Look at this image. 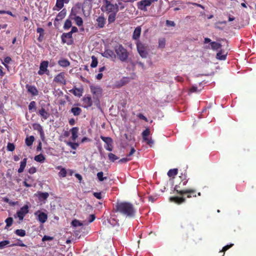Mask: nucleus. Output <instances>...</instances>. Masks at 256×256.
<instances>
[{
    "instance_id": "obj_8",
    "label": "nucleus",
    "mask_w": 256,
    "mask_h": 256,
    "mask_svg": "<svg viewBox=\"0 0 256 256\" xmlns=\"http://www.w3.org/2000/svg\"><path fill=\"white\" fill-rule=\"evenodd\" d=\"M177 186H176L174 188V190L178 194L180 195H182L184 194H188L187 197L190 198L192 197V194H193V196L196 197V195L195 194L196 190H176Z\"/></svg>"
},
{
    "instance_id": "obj_21",
    "label": "nucleus",
    "mask_w": 256,
    "mask_h": 256,
    "mask_svg": "<svg viewBox=\"0 0 256 256\" xmlns=\"http://www.w3.org/2000/svg\"><path fill=\"white\" fill-rule=\"evenodd\" d=\"M171 202H174L177 204H180L186 202V198H180L178 196L171 197L170 198Z\"/></svg>"
},
{
    "instance_id": "obj_64",
    "label": "nucleus",
    "mask_w": 256,
    "mask_h": 256,
    "mask_svg": "<svg viewBox=\"0 0 256 256\" xmlns=\"http://www.w3.org/2000/svg\"><path fill=\"white\" fill-rule=\"evenodd\" d=\"M78 32V29L76 26H72L71 30L70 32L72 34L76 32Z\"/></svg>"
},
{
    "instance_id": "obj_35",
    "label": "nucleus",
    "mask_w": 256,
    "mask_h": 256,
    "mask_svg": "<svg viewBox=\"0 0 256 256\" xmlns=\"http://www.w3.org/2000/svg\"><path fill=\"white\" fill-rule=\"evenodd\" d=\"M131 64L133 66H136V64H138L143 70H145L146 69V67L144 66V63L138 60L136 62H132Z\"/></svg>"
},
{
    "instance_id": "obj_16",
    "label": "nucleus",
    "mask_w": 256,
    "mask_h": 256,
    "mask_svg": "<svg viewBox=\"0 0 256 256\" xmlns=\"http://www.w3.org/2000/svg\"><path fill=\"white\" fill-rule=\"evenodd\" d=\"M96 22H97L98 26L100 28H104L106 22V20L104 17V14H102L100 16H98L96 18Z\"/></svg>"
},
{
    "instance_id": "obj_61",
    "label": "nucleus",
    "mask_w": 256,
    "mask_h": 256,
    "mask_svg": "<svg viewBox=\"0 0 256 256\" xmlns=\"http://www.w3.org/2000/svg\"><path fill=\"white\" fill-rule=\"evenodd\" d=\"M94 196L98 199H101L102 198V193L100 192H94Z\"/></svg>"
},
{
    "instance_id": "obj_2",
    "label": "nucleus",
    "mask_w": 256,
    "mask_h": 256,
    "mask_svg": "<svg viewBox=\"0 0 256 256\" xmlns=\"http://www.w3.org/2000/svg\"><path fill=\"white\" fill-rule=\"evenodd\" d=\"M116 57L122 62H126L128 58L129 54L126 48L122 44L116 45L114 47Z\"/></svg>"
},
{
    "instance_id": "obj_6",
    "label": "nucleus",
    "mask_w": 256,
    "mask_h": 256,
    "mask_svg": "<svg viewBox=\"0 0 256 256\" xmlns=\"http://www.w3.org/2000/svg\"><path fill=\"white\" fill-rule=\"evenodd\" d=\"M48 62L47 60H44L40 62V70L38 71V74L40 75H43L44 74H48L49 70H48Z\"/></svg>"
},
{
    "instance_id": "obj_43",
    "label": "nucleus",
    "mask_w": 256,
    "mask_h": 256,
    "mask_svg": "<svg viewBox=\"0 0 256 256\" xmlns=\"http://www.w3.org/2000/svg\"><path fill=\"white\" fill-rule=\"evenodd\" d=\"M92 62L90 64V66L92 68H96L98 64V60L94 56H92Z\"/></svg>"
},
{
    "instance_id": "obj_44",
    "label": "nucleus",
    "mask_w": 256,
    "mask_h": 256,
    "mask_svg": "<svg viewBox=\"0 0 256 256\" xmlns=\"http://www.w3.org/2000/svg\"><path fill=\"white\" fill-rule=\"evenodd\" d=\"M103 175H104V173L102 172H98L97 174V177L100 182L104 181V180H106L107 179V177L104 176Z\"/></svg>"
},
{
    "instance_id": "obj_30",
    "label": "nucleus",
    "mask_w": 256,
    "mask_h": 256,
    "mask_svg": "<svg viewBox=\"0 0 256 256\" xmlns=\"http://www.w3.org/2000/svg\"><path fill=\"white\" fill-rule=\"evenodd\" d=\"M49 196V194L47 192H38V198L40 200H45L48 198Z\"/></svg>"
},
{
    "instance_id": "obj_50",
    "label": "nucleus",
    "mask_w": 256,
    "mask_h": 256,
    "mask_svg": "<svg viewBox=\"0 0 256 256\" xmlns=\"http://www.w3.org/2000/svg\"><path fill=\"white\" fill-rule=\"evenodd\" d=\"M72 225L74 227L82 226V224L77 220H74L72 222Z\"/></svg>"
},
{
    "instance_id": "obj_45",
    "label": "nucleus",
    "mask_w": 256,
    "mask_h": 256,
    "mask_svg": "<svg viewBox=\"0 0 256 256\" xmlns=\"http://www.w3.org/2000/svg\"><path fill=\"white\" fill-rule=\"evenodd\" d=\"M109 160L112 162L118 159V158L112 153H110L108 154Z\"/></svg>"
},
{
    "instance_id": "obj_60",
    "label": "nucleus",
    "mask_w": 256,
    "mask_h": 256,
    "mask_svg": "<svg viewBox=\"0 0 256 256\" xmlns=\"http://www.w3.org/2000/svg\"><path fill=\"white\" fill-rule=\"evenodd\" d=\"M129 160H130V158H121L120 160H118V162L120 163V164L126 163V162H128Z\"/></svg>"
},
{
    "instance_id": "obj_53",
    "label": "nucleus",
    "mask_w": 256,
    "mask_h": 256,
    "mask_svg": "<svg viewBox=\"0 0 256 256\" xmlns=\"http://www.w3.org/2000/svg\"><path fill=\"white\" fill-rule=\"evenodd\" d=\"M64 2L60 0H56V6H57L59 10L62 9L64 7Z\"/></svg>"
},
{
    "instance_id": "obj_41",
    "label": "nucleus",
    "mask_w": 256,
    "mask_h": 256,
    "mask_svg": "<svg viewBox=\"0 0 256 256\" xmlns=\"http://www.w3.org/2000/svg\"><path fill=\"white\" fill-rule=\"evenodd\" d=\"M70 27H72V22L70 20L67 19L64 24V28L65 30H68Z\"/></svg>"
},
{
    "instance_id": "obj_37",
    "label": "nucleus",
    "mask_w": 256,
    "mask_h": 256,
    "mask_svg": "<svg viewBox=\"0 0 256 256\" xmlns=\"http://www.w3.org/2000/svg\"><path fill=\"white\" fill-rule=\"evenodd\" d=\"M178 170L177 168L170 169L168 172V176L169 177L174 176L178 174Z\"/></svg>"
},
{
    "instance_id": "obj_29",
    "label": "nucleus",
    "mask_w": 256,
    "mask_h": 256,
    "mask_svg": "<svg viewBox=\"0 0 256 256\" xmlns=\"http://www.w3.org/2000/svg\"><path fill=\"white\" fill-rule=\"evenodd\" d=\"M26 161H27V158H24V159H23V160L20 162V168H18V173H22V172H23L26 166Z\"/></svg>"
},
{
    "instance_id": "obj_54",
    "label": "nucleus",
    "mask_w": 256,
    "mask_h": 256,
    "mask_svg": "<svg viewBox=\"0 0 256 256\" xmlns=\"http://www.w3.org/2000/svg\"><path fill=\"white\" fill-rule=\"evenodd\" d=\"M59 174L62 177H65L66 175V172L64 168H62L59 172Z\"/></svg>"
},
{
    "instance_id": "obj_51",
    "label": "nucleus",
    "mask_w": 256,
    "mask_h": 256,
    "mask_svg": "<svg viewBox=\"0 0 256 256\" xmlns=\"http://www.w3.org/2000/svg\"><path fill=\"white\" fill-rule=\"evenodd\" d=\"M12 60V58L10 56H6L4 59V62H2V64L6 68L8 67V66L6 64H8Z\"/></svg>"
},
{
    "instance_id": "obj_40",
    "label": "nucleus",
    "mask_w": 256,
    "mask_h": 256,
    "mask_svg": "<svg viewBox=\"0 0 256 256\" xmlns=\"http://www.w3.org/2000/svg\"><path fill=\"white\" fill-rule=\"evenodd\" d=\"M66 144L70 146L72 149L76 150L79 146V144L77 142H66Z\"/></svg>"
},
{
    "instance_id": "obj_24",
    "label": "nucleus",
    "mask_w": 256,
    "mask_h": 256,
    "mask_svg": "<svg viewBox=\"0 0 256 256\" xmlns=\"http://www.w3.org/2000/svg\"><path fill=\"white\" fill-rule=\"evenodd\" d=\"M58 64L62 67L66 68L68 67L70 65V62L65 58H62L61 60H60L58 62Z\"/></svg>"
},
{
    "instance_id": "obj_3",
    "label": "nucleus",
    "mask_w": 256,
    "mask_h": 256,
    "mask_svg": "<svg viewBox=\"0 0 256 256\" xmlns=\"http://www.w3.org/2000/svg\"><path fill=\"white\" fill-rule=\"evenodd\" d=\"M136 48L140 56L142 58H146L148 56V52L146 51V46L139 40L136 42Z\"/></svg>"
},
{
    "instance_id": "obj_52",
    "label": "nucleus",
    "mask_w": 256,
    "mask_h": 256,
    "mask_svg": "<svg viewBox=\"0 0 256 256\" xmlns=\"http://www.w3.org/2000/svg\"><path fill=\"white\" fill-rule=\"evenodd\" d=\"M76 14H77V12L76 11V8H72L71 12H70V18L72 19H74V17L77 16Z\"/></svg>"
},
{
    "instance_id": "obj_57",
    "label": "nucleus",
    "mask_w": 256,
    "mask_h": 256,
    "mask_svg": "<svg viewBox=\"0 0 256 256\" xmlns=\"http://www.w3.org/2000/svg\"><path fill=\"white\" fill-rule=\"evenodd\" d=\"M144 141L146 142V143L148 144V145H150V146H152V144H154V141L152 139V138H150L149 139L148 138H146L144 140Z\"/></svg>"
},
{
    "instance_id": "obj_63",
    "label": "nucleus",
    "mask_w": 256,
    "mask_h": 256,
    "mask_svg": "<svg viewBox=\"0 0 256 256\" xmlns=\"http://www.w3.org/2000/svg\"><path fill=\"white\" fill-rule=\"evenodd\" d=\"M36 172V168L35 167H32L28 170V172L30 174H33Z\"/></svg>"
},
{
    "instance_id": "obj_12",
    "label": "nucleus",
    "mask_w": 256,
    "mask_h": 256,
    "mask_svg": "<svg viewBox=\"0 0 256 256\" xmlns=\"http://www.w3.org/2000/svg\"><path fill=\"white\" fill-rule=\"evenodd\" d=\"M150 2L148 0H142L138 2V8L144 11L147 10L146 7L150 6Z\"/></svg>"
},
{
    "instance_id": "obj_55",
    "label": "nucleus",
    "mask_w": 256,
    "mask_h": 256,
    "mask_svg": "<svg viewBox=\"0 0 256 256\" xmlns=\"http://www.w3.org/2000/svg\"><path fill=\"white\" fill-rule=\"evenodd\" d=\"M158 45L160 48H164L165 46V40L164 39L160 40Z\"/></svg>"
},
{
    "instance_id": "obj_47",
    "label": "nucleus",
    "mask_w": 256,
    "mask_h": 256,
    "mask_svg": "<svg viewBox=\"0 0 256 256\" xmlns=\"http://www.w3.org/2000/svg\"><path fill=\"white\" fill-rule=\"evenodd\" d=\"M22 246V247L26 246L22 242V240L20 239L18 240V242L10 246Z\"/></svg>"
},
{
    "instance_id": "obj_25",
    "label": "nucleus",
    "mask_w": 256,
    "mask_h": 256,
    "mask_svg": "<svg viewBox=\"0 0 256 256\" xmlns=\"http://www.w3.org/2000/svg\"><path fill=\"white\" fill-rule=\"evenodd\" d=\"M227 53H224L222 50H220L216 54V58L220 60H225Z\"/></svg>"
},
{
    "instance_id": "obj_48",
    "label": "nucleus",
    "mask_w": 256,
    "mask_h": 256,
    "mask_svg": "<svg viewBox=\"0 0 256 256\" xmlns=\"http://www.w3.org/2000/svg\"><path fill=\"white\" fill-rule=\"evenodd\" d=\"M10 244V242L8 240H5L0 242V248L2 249L6 246V245Z\"/></svg>"
},
{
    "instance_id": "obj_46",
    "label": "nucleus",
    "mask_w": 256,
    "mask_h": 256,
    "mask_svg": "<svg viewBox=\"0 0 256 256\" xmlns=\"http://www.w3.org/2000/svg\"><path fill=\"white\" fill-rule=\"evenodd\" d=\"M150 134V130L148 128L146 129L143 132H142V138L144 140L146 138H148V136Z\"/></svg>"
},
{
    "instance_id": "obj_23",
    "label": "nucleus",
    "mask_w": 256,
    "mask_h": 256,
    "mask_svg": "<svg viewBox=\"0 0 256 256\" xmlns=\"http://www.w3.org/2000/svg\"><path fill=\"white\" fill-rule=\"evenodd\" d=\"M70 132L72 133V138L74 141H75L76 140L78 137V127H74L70 130Z\"/></svg>"
},
{
    "instance_id": "obj_19",
    "label": "nucleus",
    "mask_w": 256,
    "mask_h": 256,
    "mask_svg": "<svg viewBox=\"0 0 256 256\" xmlns=\"http://www.w3.org/2000/svg\"><path fill=\"white\" fill-rule=\"evenodd\" d=\"M38 114L40 115L44 120H47L50 116V114L44 108L40 109Z\"/></svg>"
},
{
    "instance_id": "obj_18",
    "label": "nucleus",
    "mask_w": 256,
    "mask_h": 256,
    "mask_svg": "<svg viewBox=\"0 0 256 256\" xmlns=\"http://www.w3.org/2000/svg\"><path fill=\"white\" fill-rule=\"evenodd\" d=\"M26 88L28 89V91L29 92H30L32 96H36L38 95V92L35 86L26 84Z\"/></svg>"
},
{
    "instance_id": "obj_20",
    "label": "nucleus",
    "mask_w": 256,
    "mask_h": 256,
    "mask_svg": "<svg viewBox=\"0 0 256 256\" xmlns=\"http://www.w3.org/2000/svg\"><path fill=\"white\" fill-rule=\"evenodd\" d=\"M70 92L73 94H74L75 96H77L78 97L80 98L82 96L83 89L75 88L73 89L70 90Z\"/></svg>"
},
{
    "instance_id": "obj_34",
    "label": "nucleus",
    "mask_w": 256,
    "mask_h": 256,
    "mask_svg": "<svg viewBox=\"0 0 256 256\" xmlns=\"http://www.w3.org/2000/svg\"><path fill=\"white\" fill-rule=\"evenodd\" d=\"M117 13L112 12L110 14L108 17V22L109 24L114 22L115 21Z\"/></svg>"
},
{
    "instance_id": "obj_1",
    "label": "nucleus",
    "mask_w": 256,
    "mask_h": 256,
    "mask_svg": "<svg viewBox=\"0 0 256 256\" xmlns=\"http://www.w3.org/2000/svg\"><path fill=\"white\" fill-rule=\"evenodd\" d=\"M114 211L129 218H134L136 212L133 204L128 202H117L115 206Z\"/></svg>"
},
{
    "instance_id": "obj_27",
    "label": "nucleus",
    "mask_w": 256,
    "mask_h": 256,
    "mask_svg": "<svg viewBox=\"0 0 256 256\" xmlns=\"http://www.w3.org/2000/svg\"><path fill=\"white\" fill-rule=\"evenodd\" d=\"M66 9H63L62 10H61L57 15L56 20H60L63 19L66 15Z\"/></svg>"
},
{
    "instance_id": "obj_14",
    "label": "nucleus",
    "mask_w": 256,
    "mask_h": 256,
    "mask_svg": "<svg viewBox=\"0 0 256 256\" xmlns=\"http://www.w3.org/2000/svg\"><path fill=\"white\" fill-rule=\"evenodd\" d=\"M103 2L106 4V11L108 13L111 14L114 12V4H112L108 0H103Z\"/></svg>"
},
{
    "instance_id": "obj_49",
    "label": "nucleus",
    "mask_w": 256,
    "mask_h": 256,
    "mask_svg": "<svg viewBox=\"0 0 256 256\" xmlns=\"http://www.w3.org/2000/svg\"><path fill=\"white\" fill-rule=\"evenodd\" d=\"M15 149V146L14 144L8 142L7 145V150L10 152H13Z\"/></svg>"
},
{
    "instance_id": "obj_11",
    "label": "nucleus",
    "mask_w": 256,
    "mask_h": 256,
    "mask_svg": "<svg viewBox=\"0 0 256 256\" xmlns=\"http://www.w3.org/2000/svg\"><path fill=\"white\" fill-rule=\"evenodd\" d=\"M32 127L34 130L38 131L42 140L44 142L45 140V136L42 126L39 124L35 123L32 124Z\"/></svg>"
},
{
    "instance_id": "obj_5",
    "label": "nucleus",
    "mask_w": 256,
    "mask_h": 256,
    "mask_svg": "<svg viewBox=\"0 0 256 256\" xmlns=\"http://www.w3.org/2000/svg\"><path fill=\"white\" fill-rule=\"evenodd\" d=\"M61 38L63 44L66 43L68 45H71L74 43L72 34L70 32L63 33L61 36Z\"/></svg>"
},
{
    "instance_id": "obj_36",
    "label": "nucleus",
    "mask_w": 256,
    "mask_h": 256,
    "mask_svg": "<svg viewBox=\"0 0 256 256\" xmlns=\"http://www.w3.org/2000/svg\"><path fill=\"white\" fill-rule=\"evenodd\" d=\"M34 160L39 162H43L45 160L44 156L42 154H40L34 156Z\"/></svg>"
},
{
    "instance_id": "obj_39",
    "label": "nucleus",
    "mask_w": 256,
    "mask_h": 256,
    "mask_svg": "<svg viewBox=\"0 0 256 256\" xmlns=\"http://www.w3.org/2000/svg\"><path fill=\"white\" fill-rule=\"evenodd\" d=\"M14 233L20 236H24L26 234V231L22 229H18L16 230Z\"/></svg>"
},
{
    "instance_id": "obj_15",
    "label": "nucleus",
    "mask_w": 256,
    "mask_h": 256,
    "mask_svg": "<svg viewBox=\"0 0 256 256\" xmlns=\"http://www.w3.org/2000/svg\"><path fill=\"white\" fill-rule=\"evenodd\" d=\"M90 89L91 92L96 96H99L102 94V89L99 86H90Z\"/></svg>"
},
{
    "instance_id": "obj_4",
    "label": "nucleus",
    "mask_w": 256,
    "mask_h": 256,
    "mask_svg": "<svg viewBox=\"0 0 256 256\" xmlns=\"http://www.w3.org/2000/svg\"><path fill=\"white\" fill-rule=\"evenodd\" d=\"M28 212V206L24 205L18 210L16 214L14 215L15 218H18L20 221H22Z\"/></svg>"
},
{
    "instance_id": "obj_10",
    "label": "nucleus",
    "mask_w": 256,
    "mask_h": 256,
    "mask_svg": "<svg viewBox=\"0 0 256 256\" xmlns=\"http://www.w3.org/2000/svg\"><path fill=\"white\" fill-rule=\"evenodd\" d=\"M102 55L107 58H110L114 61L116 59V55L114 52L110 49H107L104 52L102 53Z\"/></svg>"
},
{
    "instance_id": "obj_38",
    "label": "nucleus",
    "mask_w": 256,
    "mask_h": 256,
    "mask_svg": "<svg viewBox=\"0 0 256 256\" xmlns=\"http://www.w3.org/2000/svg\"><path fill=\"white\" fill-rule=\"evenodd\" d=\"M5 222L6 223V226H5L4 228L6 229L12 225L13 222V218L12 217H8L5 220Z\"/></svg>"
},
{
    "instance_id": "obj_33",
    "label": "nucleus",
    "mask_w": 256,
    "mask_h": 256,
    "mask_svg": "<svg viewBox=\"0 0 256 256\" xmlns=\"http://www.w3.org/2000/svg\"><path fill=\"white\" fill-rule=\"evenodd\" d=\"M74 20L76 24L78 26H82L83 24V20L80 16H76L74 18Z\"/></svg>"
},
{
    "instance_id": "obj_42",
    "label": "nucleus",
    "mask_w": 256,
    "mask_h": 256,
    "mask_svg": "<svg viewBox=\"0 0 256 256\" xmlns=\"http://www.w3.org/2000/svg\"><path fill=\"white\" fill-rule=\"evenodd\" d=\"M28 110H33L34 111H36V103L34 101H32L29 105H28Z\"/></svg>"
},
{
    "instance_id": "obj_7",
    "label": "nucleus",
    "mask_w": 256,
    "mask_h": 256,
    "mask_svg": "<svg viewBox=\"0 0 256 256\" xmlns=\"http://www.w3.org/2000/svg\"><path fill=\"white\" fill-rule=\"evenodd\" d=\"M100 138L105 142L104 148L108 151L112 150V140L110 137L101 136Z\"/></svg>"
},
{
    "instance_id": "obj_56",
    "label": "nucleus",
    "mask_w": 256,
    "mask_h": 256,
    "mask_svg": "<svg viewBox=\"0 0 256 256\" xmlns=\"http://www.w3.org/2000/svg\"><path fill=\"white\" fill-rule=\"evenodd\" d=\"M53 238H54L53 237L48 236H44L42 238V240L43 242L48 241V240H53Z\"/></svg>"
},
{
    "instance_id": "obj_59",
    "label": "nucleus",
    "mask_w": 256,
    "mask_h": 256,
    "mask_svg": "<svg viewBox=\"0 0 256 256\" xmlns=\"http://www.w3.org/2000/svg\"><path fill=\"white\" fill-rule=\"evenodd\" d=\"M232 246H233V244H230V245H226V246H224L222 248V250L221 251H220V252H225L226 250H227L230 248H231Z\"/></svg>"
},
{
    "instance_id": "obj_22",
    "label": "nucleus",
    "mask_w": 256,
    "mask_h": 256,
    "mask_svg": "<svg viewBox=\"0 0 256 256\" xmlns=\"http://www.w3.org/2000/svg\"><path fill=\"white\" fill-rule=\"evenodd\" d=\"M140 34L141 28L140 26L136 27L133 32L132 38L135 40H138L140 36Z\"/></svg>"
},
{
    "instance_id": "obj_26",
    "label": "nucleus",
    "mask_w": 256,
    "mask_h": 256,
    "mask_svg": "<svg viewBox=\"0 0 256 256\" xmlns=\"http://www.w3.org/2000/svg\"><path fill=\"white\" fill-rule=\"evenodd\" d=\"M210 45L211 46V48L213 50H218L219 49L221 48L222 46L220 44L216 42H211L210 43Z\"/></svg>"
},
{
    "instance_id": "obj_58",
    "label": "nucleus",
    "mask_w": 256,
    "mask_h": 256,
    "mask_svg": "<svg viewBox=\"0 0 256 256\" xmlns=\"http://www.w3.org/2000/svg\"><path fill=\"white\" fill-rule=\"evenodd\" d=\"M166 26H176V24L174 21H171L169 20H166Z\"/></svg>"
},
{
    "instance_id": "obj_32",
    "label": "nucleus",
    "mask_w": 256,
    "mask_h": 256,
    "mask_svg": "<svg viewBox=\"0 0 256 256\" xmlns=\"http://www.w3.org/2000/svg\"><path fill=\"white\" fill-rule=\"evenodd\" d=\"M92 7V1H88L87 0H84V3L82 4V8H88L90 10H91Z\"/></svg>"
},
{
    "instance_id": "obj_28",
    "label": "nucleus",
    "mask_w": 256,
    "mask_h": 256,
    "mask_svg": "<svg viewBox=\"0 0 256 256\" xmlns=\"http://www.w3.org/2000/svg\"><path fill=\"white\" fill-rule=\"evenodd\" d=\"M70 112L74 116H78L82 113V110L78 107H74L71 108Z\"/></svg>"
},
{
    "instance_id": "obj_31",
    "label": "nucleus",
    "mask_w": 256,
    "mask_h": 256,
    "mask_svg": "<svg viewBox=\"0 0 256 256\" xmlns=\"http://www.w3.org/2000/svg\"><path fill=\"white\" fill-rule=\"evenodd\" d=\"M34 140V138L32 136H30L28 137H26L25 140L26 144L28 146H30L32 144Z\"/></svg>"
},
{
    "instance_id": "obj_17",
    "label": "nucleus",
    "mask_w": 256,
    "mask_h": 256,
    "mask_svg": "<svg viewBox=\"0 0 256 256\" xmlns=\"http://www.w3.org/2000/svg\"><path fill=\"white\" fill-rule=\"evenodd\" d=\"M83 106L85 108L90 107L92 104V102L90 96L84 97L82 99Z\"/></svg>"
},
{
    "instance_id": "obj_13",
    "label": "nucleus",
    "mask_w": 256,
    "mask_h": 256,
    "mask_svg": "<svg viewBox=\"0 0 256 256\" xmlns=\"http://www.w3.org/2000/svg\"><path fill=\"white\" fill-rule=\"evenodd\" d=\"M34 214L38 216V220L41 223L45 222L48 219L47 214L44 212L38 211L34 213Z\"/></svg>"
},
{
    "instance_id": "obj_9",
    "label": "nucleus",
    "mask_w": 256,
    "mask_h": 256,
    "mask_svg": "<svg viewBox=\"0 0 256 256\" xmlns=\"http://www.w3.org/2000/svg\"><path fill=\"white\" fill-rule=\"evenodd\" d=\"M54 81L56 83L66 84V80L65 78V73L62 72L57 74L54 78Z\"/></svg>"
},
{
    "instance_id": "obj_62",
    "label": "nucleus",
    "mask_w": 256,
    "mask_h": 256,
    "mask_svg": "<svg viewBox=\"0 0 256 256\" xmlns=\"http://www.w3.org/2000/svg\"><path fill=\"white\" fill-rule=\"evenodd\" d=\"M96 218V216L94 214H90L89 216L88 222L90 223L92 222Z\"/></svg>"
}]
</instances>
